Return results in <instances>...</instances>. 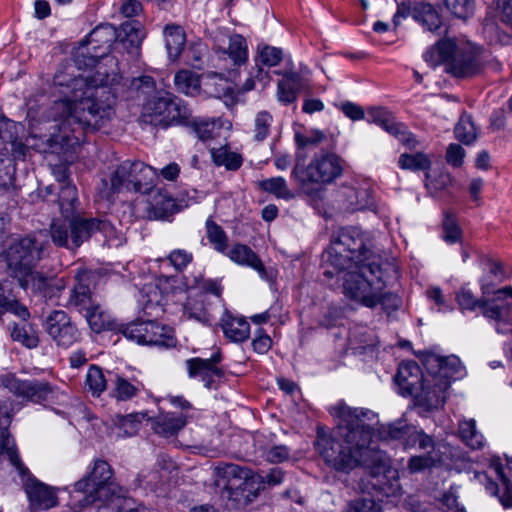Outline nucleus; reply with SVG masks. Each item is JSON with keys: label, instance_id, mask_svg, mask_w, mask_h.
<instances>
[{"label": "nucleus", "instance_id": "9", "mask_svg": "<svg viewBox=\"0 0 512 512\" xmlns=\"http://www.w3.org/2000/svg\"><path fill=\"white\" fill-rule=\"evenodd\" d=\"M118 485L113 482V471L107 461L94 460L86 476L74 484L71 495L74 510L81 509L96 501L107 500L108 495L117 490Z\"/></svg>", "mask_w": 512, "mask_h": 512}, {"label": "nucleus", "instance_id": "45", "mask_svg": "<svg viewBox=\"0 0 512 512\" xmlns=\"http://www.w3.org/2000/svg\"><path fill=\"white\" fill-rule=\"evenodd\" d=\"M206 236L210 245L219 253H224L228 247V237L221 226L211 217L206 220Z\"/></svg>", "mask_w": 512, "mask_h": 512}, {"label": "nucleus", "instance_id": "5", "mask_svg": "<svg viewBox=\"0 0 512 512\" xmlns=\"http://www.w3.org/2000/svg\"><path fill=\"white\" fill-rule=\"evenodd\" d=\"M431 66L446 65V71L455 77H470L477 73L479 64L473 45L464 38L445 37L423 55Z\"/></svg>", "mask_w": 512, "mask_h": 512}, {"label": "nucleus", "instance_id": "51", "mask_svg": "<svg viewBox=\"0 0 512 512\" xmlns=\"http://www.w3.org/2000/svg\"><path fill=\"white\" fill-rule=\"evenodd\" d=\"M11 337L30 349L35 348L39 342L36 331L27 323L14 325L11 329Z\"/></svg>", "mask_w": 512, "mask_h": 512}, {"label": "nucleus", "instance_id": "52", "mask_svg": "<svg viewBox=\"0 0 512 512\" xmlns=\"http://www.w3.org/2000/svg\"><path fill=\"white\" fill-rule=\"evenodd\" d=\"M218 470L223 475V478L227 479V484H224V486L230 489L240 487L241 484H237L236 482L247 480L250 475L247 469H243L235 464H225L219 467Z\"/></svg>", "mask_w": 512, "mask_h": 512}, {"label": "nucleus", "instance_id": "53", "mask_svg": "<svg viewBox=\"0 0 512 512\" xmlns=\"http://www.w3.org/2000/svg\"><path fill=\"white\" fill-rule=\"evenodd\" d=\"M269 83L270 75L268 70H265L262 66L255 63V66L249 72V77L246 79L242 86V91H251L257 88V84H259L262 88H265Z\"/></svg>", "mask_w": 512, "mask_h": 512}, {"label": "nucleus", "instance_id": "38", "mask_svg": "<svg viewBox=\"0 0 512 512\" xmlns=\"http://www.w3.org/2000/svg\"><path fill=\"white\" fill-rule=\"evenodd\" d=\"M259 187L264 192L272 194L278 199L288 201L296 197V193L289 188L287 181L280 176L271 177L260 181Z\"/></svg>", "mask_w": 512, "mask_h": 512}, {"label": "nucleus", "instance_id": "29", "mask_svg": "<svg viewBox=\"0 0 512 512\" xmlns=\"http://www.w3.org/2000/svg\"><path fill=\"white\" fill-rule=\"evenodd\" d=\"M224 335L233 342H243L250 334V325L243 317L225 313L221 319Z\"/></svg>", "mask_w": 512, "mask_h": 512}, {"label": "nucleus", "instance_id": "49", "mask_svg": "<svg viewBox=\"0 0 512 512\" xmlns=\"http://www.w3.org/2000/svg\"><path fill=\"white\" fill-rule=\"evenodd\" d=\"M106 386L107 382L102 369L98 366H91L86 373L85 387L93 396H99Z\"/></svg>", "mask_w": 512, "mask_h": 512}, {"label": "nucleus", "instance_id": "17", "mask_svg": "<svg viewBox=\"0 0 512 512\" xmlns=\"http://www.w3.org/2000/svg\"><path fill=\"white\" fill-rule=\"evenodd\" d=\"M0 385L15 396L36 403L46 400L51 393V388L46 382L20 380L10 374L0 377Z\"/></svg>", "mask_w": 512, "mask_h": 512}, {"label": "nucleus", "instance_id": "28", "mask_svg": "<svg viewBox=\"0 0 512 512\" xmlns=\"http://www.w3.org/2000/svg\"><path fill=\"white\" fill-rule=\"evenodd\" d=\"M206 295L190 294L188 301L185 305V314L190 319H194L203 325H211L214 320L210 304L205 306Z\"/></svg>", "mask_w": 512, "mask_h": 512}, {"label": "nucleus", "instance_id": "19", "mask_svg": "<svg viewBox=\"0 0 512 512\" xmlns=\"http://www.w3.org/2000/svg\"><path fill=\"white\" fill-rule=\"evenodd\" d=\"M338 202L348 212L372 209L375 206L372 192L367 187H342L338 192Z\"/></svg>", "mask_w": 512, "mask_h": 512}, {"label": "nucleus", "instance_id": "54", "mask_svg": "<svg viewBox=\"0 0 512 512\" xmlns=\"http://www.w3.org/2000/svg\"><path fill=\"white\" fill-rule=\"evenodd\" d=\"M141 386L142 385L139 382L133 384L127 379L117 376L115 380L114 395L118 400L126 401L136 396Z\"/></svg>", "mask_w": 512, "mask_h": 512}, {"label": "nucleus", "instance_id": "10", "mask_svg": "<svg viewBox=\"0 0 512 512\" xmlns=\"http://www.w3.org/2000/svg\"><path fill=\"white\" fill-rule=\"evenodd\" d=\"M342 171L343 167L338 156L323 153L315 155L307 166L296 165L292 170V177L305 194L314 197L319 192L314 185L329 184L341 176Z\"/></svg>", "mask_w": 512, "mask_h": 512}, {"label": "nucleus", "instance_id": "8", "mask_svg": "<svg viewBox=\"0 0 512 512\" xmlns=\"http://www.w3.org/2000/svg\"><path fill=\"white\" fill-rule=\"evenodd\" d=\"M371 242L365 233L357 227L344 228L332 240L323 255L326 264L333 268H343L353 262H369L378 258L370 252Z\"/></svg>", "mask_w": 512, "mask_h": 512}, {"label": "nucleus", "instance_id": "18", "mask_svg": "<svg viewBox=\"0 0 512 512\" xmlns=\"http://www.w3.org/2000/svg\"><path fill=\"white\" fill-rule=\"evenodd\" d=\"M424 365L428 372L436 373L441 379L452 381L461 379L465 376V368L457 356L451 355L441 357L430 353L424 359Z\"/></svg>", "mask_w": 512, "mask_h": 512}, {"label": "nucleus", "instance_id": "36", "mask_svg": "<svg viewBox=\"0 0 512 512\" xmlns=\"http://www.w3.org/2000/svg\"><path fill=\"white\" fill-rule=\"evenodd\" d=\"M107 512H139L132 498L126 497L123 490L118 486L116 491L108 495L107 500L100 501Z\"/></svg>", "mask_w": 512, "mask_h": 512}, {"label": "nucleus", "instance_id": "3", "mask_svg": "<svg viewBox=\"0 0 512 512\" xmlns=\"http://www.w3.org/2000/svg\"><path fill=\"white\" fill-rule=\"evenodd\" d=\"M58 205L64 219L54 220L50 227L53 243L60 247L76 249L93 234L99 233L109 247L123 244L124 236L105 218L84 219L73 216L77 202V190L71 183L60 186Z\"/></svg>", "mask_w": 512, "mask_h": 512}, {"label": "nucleus", "instance_id": "34", "mask_svg": "<svg viewBox=\"0 0 512 512\" xmlns=\"http://www.w3.org/2000/svg\"><path fill=\"white\" fill-rule=\"evenodd\" d=\"M164 38L169 58L173 61L178 59L185 45L183 29L177 25H167L164 28Z\"/></svg>", "mask_w": 512, "mask_h": 512}, {"label": "nucleus", "instance_id": "22", "mask_svg": "<svg viewBox=\"0 0 512 512\" xmlns=\"http://www.w3.org/2000/svg\"><path fill=\"white\" fill-rule=\"evenodd\" d=\"M425 375L415 361H403L398 367L395 383L399 393L403 396H412L419 388Z\"/></svg>", "mask_w": 512, "mask_h": 512}, {"label": "nucleus", "instance_id": "61", "mask_svg": "<svg viewBox=\"0 0 512 512\" xmlns=\"http://www.w3.org/2000/svg\"><path fill=\"white\" fill-rule=\"evenodd\" d=\"M324 138L325 135L318 130H312L305 134L299 132L295 134V142L300 148L317 145L322 142Z\"/></svg>", "mask_w": 512, "mask_h": 512}, {"label": "nucleus", "instance_id": "48", "mask_svg": "<svg viewBox=\"0 0 512 512\" xmlns=\"http://www.w3.org/2000/svg\"><path fill=\"white\" fill-rule=\"evenodd\" d=\"M490 468L494 471L497 478L501 481L503 486V494L499 496V501L503 505L504 508L512 507V495L509 487V479L504 474V466L501 463V459L499 457H493L490 461Z\"/></svg>", "mask_w": 512, "mask_h": 512}, {"label": "nucleus", "instance_id": "16", "mask_svg": "<svg viewBox=\"0 0 512 512\" xmlns=\"http://www.w3.org/2000/svg\"><path fill=\"white\" fill-rule=\"evenodd\" d=\"M45 328L59 346L69 347L77 342L80 337V333L71 322L70 317L61 310L52 312L46 318Z\"/></svg>", "mask_w": 512, "mask_h": 512}, {"label": "nucleus", "instance_id": "57", "mask_svg": "<svg viewBox=\"0 0 512 512\" xmlns=\"http://www.w3.org/2000/svg\"><path fill=\"white\" fill-rule=\"evenodd\" d=\"M446 7L458 18L466 19L473 13L472 0H445Z\"/></svg>", "mask_w": 512, "mask_h": 512}, {"label": "nucleus", "instance_id": "7", "mask_svg": "<svg viewBox=\"0 0 512 512\" xmlns=\"http://www.w3.org/2000/svg\"><path fill=\"white\" fill-rule=\"evenodd\" d=\"M41 255L42 248L30 237L22 238L9 246L6 254L7 265L22 288L33 291L44 288L46 278L33 270Z\"/></svg>", "mask_w": 512, "mask_h": 512}, {"label": "nucleus", "instance_id": "56", "mask_svg": "<svg viewBox=\"0 0 512 512\" xmlns=\"http://www.w3.org/2000/svg\"><path fill=\"white\" fill-rule=\"evenodd\" d=\"M444 240L449 244L457 243L461 240L462 232L452 214L447 213L443 222Z\"/></svg>", "mask_w": 512, "mask_h": 512}, {"label": "nucleus", "instance_id": "31", "mask_svg": "<svg viewBox=\"0 0 512 512\" xmlns=\"http://www.w3.org/2000/svg\"><path fill=\"white\" fill-rule=\"evenodd\" d=\"M178 277L177 276H161L156 286L148 285L144 288V292L147 294H150L153 292L154 296L153 298H149L144 303L143 310L147 314H151L149 310L151 309H158V304L160 302V298L158 297V293L156 291V288H158L161 293L169 294V293H175L178 287Z\"/></svg>", "mask_w": 512, "mask_h": 512}, {"label": "nucleus", "instance_id": "55", "mask_svg": "<svg viewBox=\"0 0 512 512\" xmlns=\"http://www.w3.org/2000/svg\"><path fill=\"white\" fill-rule=\"evenodd\" d=\"M273 122L272 115L267 111H260L254 120V137L258 141L266 139L270 133Z\"/></svg>", "mask_w": 512, "mask_h": 512}, {"label": "nucleus", "instance_id": "60", "mask_svg": "<svg viewBox=\"0 0 512 512\" xmlns=\"http://www.w3.org/2000/svg\"><path fill=\"white\" fill-rule=\"evenodd\" d=\"M426 296L429 300L433 301L437 306L438 312L452 311V306L446 301L442 290L438 286H431L426 290Z\"/></svg>", "mask_w": 512, "mask_h": 512}, {"label": "nucleus", "instance_id": "62", "mask_svg": "<svg viewBox=\"0 0 512 512\" xmlns=\"http://www.w3.org/2000/svg\"><path fill=\"white\" fill-rule=\"evenodd\" d=\"M192 258V254L186 250L176 249L169 254L168 261L176 270L181 271L192 261Z\"/></svg>", "mask_w": 512, "mask_h": 512}, {"label": "nucleus", "instance_id": "24", "mask_svg": "<svg viewBox=\"0 0 512 512\" xmlns=\"http://www.w3.org/2000/svg\"><path fill=\"white\" fill-rule=\"evenodd\" d=\"M25 492L32 511L49 509L57 504L55 491L36 479L29 478L27 480Z\"/></svg>", "mask_w": 512, "mask_h": 512}, {"label": "nucleus", "instance_id": "25", "mask_svg": "<svg viewBox=\"0 0 512 512\" xmlns=\"http://www.w3.org/2000/svg\"><path fill=\"white\" fill-rule=\"evenodd\" d=\"M366 119L369 123L380 126L388 133L400 138L403 142H408L409 137L406 133V127L395 121L394 116L384 108H370L367 111Z\"/></svg>", "mask_w": 512, "mask_h": 512}, {"label": "nucleus", "instance_id": "44", "mask_svg": "<svg viewBox=\"0 0 512 512\" xmlns=\"http://www.w3.org/2000/svg\"><path fill=\"white\" fill-rule=\"evenodd\" d=\"M150 191L153 198L152 208L157 218L166 219L175 213L176 204L171 197L166 194H162L158 189L150 188Z\"/></svg>", "mask_w": 512, "mask_h": 512}, {"label": "nucleus", "instance_id": "64", "mask_svg": "<svg viewBox=\"0 0 512 512\" xmlns=\"http://www.w3.org/2000/svg\"><path fill=\"white\" fill-rule=\"evenodd\" d=\"M345 512H382L381 507L371 499H359L349 503Z\"/></svg>", "mask_w": 512, "mask_h": 512}, {"label": "nucleus", "instance_id": "30", "mask_svg": "<svg viewBox=\"0 0 512 512\" xmlns=\"http://www.w3.org/2000/svg\"><path fill=\"white\" fill-rule=\"evenodd\" d=\"M12 290V281H0V310L3 313L12 312L21 319L26 320L29 317V312L26 307L18 303Z\"/></svg>", "mask_w": 512, "mask_h": 512}, {"label": "nucleus", "instance_id": "21", "mask_svg": "<svg viewBox=\"0 0 512 512\" xmlns=\"http://www.w3.org/2000/svg\"><path fill=\"white\" fill-rule=\"evenodd\" d=\"M215 49L221 56L227 55L234 65L245 63L248 57L246 40L239 34L220 33L215 37Z\"/></svg>", "mask_w": 512, "mask_h": 512}, {"label": "nucleus", "instance_id": "4", "mask_svg": "<svg viewBox=\"0 0 512 512\" xmlns=\"http://www.w3.org/2000/svg\"><path fill=\"white\" fill-rule=\"evenodd\" d=\"M342 273V288L344 295L350 300L365 307L373 308L383 303L386 297L393 295L384 293V268L379 258L369 262H353L343 268H334Z\"/></svg>", "mask_w": 512, "mask_h": 512}, {"label": "nucleus", "instance_id": "40", "mask_svg": "<svg viewBox=\"0 0 512 512\" xmlns=\"http://www.w3.org/2000/svg\"><path fill=\"white\" fill-rule=\"evenodd\" d=\"M210 153L213 162L217 166H224L228 170L239 169L243 162L242 156L237 152L231 151L227 145L212 148Z\"/></svg>", "mask_w": 512, "mask_h": 512}, {"label": "nucleus", "instance_id": "14", "mask_svg": "<svg viewBox=\"0 0 512 512\" xmlns=\"http://www.w3.org/2000/svg\"><path fill=\"white\" fill-rule=\"evenodd\" d=\"M70 303L86 311L85 318L90 328L96 333L105 330L119 331V326L122 325V323H118L110 313L104 310L99 304L92 302L89 288L82 282H78V284L74 286Z\"/></svg>", "mask_w": 512, "mask_h": 512}, {"label": "nucleus", "instance_id": "43", "mask_svg": "<svg viewBox=\"0 0 512 512\" xmlns=\"http://www.w3.org/2000/svg\"><path fill=\"white\" fill-rule=\"evenodd\" d=\"M413 426H409L405 421L398 420L394 423L389 424L383 433V438L385 440H398L401 441L405 448H408L412 445L411 442V434Z\"/></svg>", "mask_w": 512, "mask_h": 512}, {"label": "nucleus", "instance_id": "12", "mask_svg": "<svg viewBox=\"0 0 512 512\" xmlns=\"http://www.w3.org/2000/svg\"><path fill=\"white\" fill-rule=\"evenodd\" d=\"M156 170L141 161L126 160L122 162L111 176V189L114 192L122 190L146 193L150 190Z\"/></svg>", "mask_w": 512, "mask_h": 512}, {"label": "nucleus", "instance_id": "15", "mask_svg": "<svg viewBox=\"0 0 512 512\" xmlns=\"http://www.w3.org/2000/svg\"><path fill=\"white\" fill-rule=\"evenodd\" d=\"M449 387L450 381L427 371L422 383L412 396L417 404L426 410L438 409L444 405Z\"/></svg>", "mask_w": 512, "mask_h": 512}, {"label": "nucleus", "instance_id": "2", "mask_svg": "<svg viewBox=\"0 0 512 512\" xmlns=\"http://www.w3.org/2000/svg\"><path fill=\"white\" fill-rule=\"evenodd\" d=\"M329 411L338 419V425L329 433L320 429L315 442L325 464L336 472L348 474L358 467L381 462L384 475L377 480V485L387 496L400 494L397 471L386 468L381 452L371 446L372 425L377 422V415L369 409L352 408L342 402Z\"/></svg>", "mask_w": 512, "mask_h": 512}, {"label": "nucleus", "instance_id": "11", "mask_svg": "<svg viewBox=\"0 0 512 512\" xmlns=\"http://www.w3.org/2000/svg\"><path fill=\"white\" fill-rule=\"evenodd\" d=\"M190 117L191 111L184 101L169 92L148 99L141 111L142 122L164 128L186 124Z\"/></svg>", "mask_w": 512, "mask_h": 512}, {"label": "nucleus", "instance_id": "26", "mask_svg": "<svg viewBox=\"0 0 512 512\" xmlns=\"http://www.w3.org/2000/svg\"><path fill=\"white\" fill-rule=\"evenodd\" d=\"M223 254L237 265L254 269L260 277L264 278L266 276V269L262 261L248 246L235 244L231 248L227 247Z\"/></svg>", "mask_w": 512, "mask_h": 512}, {"label": "nucleus", "instance_id": "47", "mask_svg": "<svg viewBox=\"0 0 512 512\" xmlns=\"http://www.w3.org/2000/svg\"><path fill=\"white\" fill-rule=\"evenodd\" d=\"M398 164L402 169L427 171L431 167V160L428 155L421 152L414 154L404 153L400 155Z\"/></svg>", "mask_w": 512, "mask_h": 512}, {"label": "nucleus", "instance_id": "6", "mask_svg": "<svg viewBox=\"0 0 512 512\" xmlns=\"http://www.w3.org/2000/svg\"><path fill=\"white\" fill-rule=\"evenodd\" d=\"M487 269L488 275L484 277L482 282L483 294L493 293L494 296L491 300L483 302V314L494 321L495 329L499 334H508L512 331V288L506 286L494 291V286L501 283L504 278L502 267L498 263L491 262L487 264Z\"/></svg>", "mask_w": 512, "mask_h": 512}, {"label": "nucleus", "instance_id": "35", "mask_svg": "<svg viewBox=\"0 0 512 512\" xmlns=\"http://www.w3.org/2000/svg\"><path fill=\"white\" fill-rule=\"evenodd\" d=\"M413 17L425 29L435 32L441 27V18L429 3H419L413 9Z\"/></svg>", "mask_w": 512, "mask_h": 512}, {"label": "nucleus", "instance_id": "32", "mask_svg": "<svg viewBox=\"0 0 512 512\" xmlns=\"http://www.w3.org/2000/svg\"><path fill=\"white\" fill-rule=\"evenodd\" d=\"M145 37L143 26L138 21H127L117 32V39L129 49L130 52L137 51Z\"/></svg>", "mask_w": 512, "mask_h": 512}, {"label": "nucleus", "instance_id": "42", "mask_svg": "<svg viewBox=\"0 0 512 512\" xmlns=\"http://www.w3.org/2000/svg\"><path fill=\"white\" fill-rule=\"evenodd\" d=\"M3 451H6L9 461L21 476H24L28 473L27 468L24 466L17 453L15 442L11 438L7 429H1L0 431V454Z\"/></svg>", "mask_w": 512, "mask_h": 512}, {"label": "nucleus", "instance_id": "39", "mask_svg": "<svg viewBox=\"0 0 512 512\" xmlns=\"http://www.w3.org/2000/svg\"><path fill=\"white\" fill-rule=\"evenodd\" d=\"M146 414H129L126 416H116L113 420V430L118 437H131L135 435L141 425V419Z\"/></svg>", "mask_w": 512, "mask_h": 512}, {"label": "nucleus", "instance_id": "1", "mask_svg": "<svg viewBox=\"0 0 512 512\" xmlns=\"http://www.w3.org/2000/svg\"><path fill=\"white\" fill-rule=\"evenodd\" d=\"M116 39L117 30L113 25L97 26L88 36V44L93 45L94 51L102 49L99 55L90 58L95 71L75 76L69 83L63 73L55 75V84L71 88L72 95L54 103V115L63 122L60 133L52 135L48 143L51 153L60 154L66 163L73 161L82 139L81 131L73 129L70 135L68 127L77 124L79 127L99 128L115 116L116 97L112 86L118 83L119 75L115 59L105 54Z\"/></svg>", "mask_w": 512, "mask_h": 512}, {"label": "nucleus", "instance_id": "20", "mask_svg": "<svg viewBox=\"0 0 512 512\" xmlns=\"http://www.w3.org/2000/svg\"><path fill=\"white\" fill-rule=\"evenodd\" d=\"M221 360L219 353L209 359L192 358L186 361L188 375L190 378H198L206 388H210L215 378L223 375L222 370L217 366Z\"/></svg>", "mask_w": 512, "mask_h": 512}, {"label": "nucleus", "instance_id": "41", "mask_svg": "<svg viewBox=\"0 0 512 512\" xmlns=\"http://www.w3.org/2000/svg\"><path fill=\"white\" fill-rule=\"evenodd\" d=\"M459 435L463 442L472 449H480L485 444L484 436L477 430L474 419L459 422Z\"/></svg>", "mask_w": 512, "mask_h": 512}, {"label": "nucleus", "instance_id": "33", "mask_svg": "<svg viewBox=\"0 0 512 512\" xmlns=\"http://www.w3.org/2000/svg\"><path fill=\"white\" fill-rule=\"evenodd\" d=\"M445 451H441L440 447H434L429 450L426 455L412 456L407 464V470L410 474L422 473L441 463L444 458Z\"/></svg>", "mask_w": 512, "mask_h": 512}, {"label": "nucleus", "instance_id": "37", "mask_svg": "<svg viewBox=\"0 0 512 512\" xmlns=\"http://www.w3.org/2000/svg\"><path fill=\"white\" fill-rule=\"evenodd\" d=\"M174 85L178 92L187 96H196L201 91L200 76L190 70L177 72L174 77Z\"/></svg>", "mask_w": 512, "mask_h": 512}, {"label": "nucleus", "instance_id": "46", "mask_svg": "<svg viewBox=\"0 0 512 512\" xmlns=\"http://www.w3.org/2000/svg\"><path fill=\"white\" fill-rule=\"evenodd\" d=\"M283 59V51L280 48L260 44L257 47V55L255 57V63L260 66L274 67L278 65Z\"/></svg>", "mask_w": 512, "mask_h": 512}, {"label": "nucleus", "instance_id": "50", "mask_svg": "<svg viewBox=\"0 0 512 512\" xmlns=\"http://www.w3.org/2000/svg\"><path fill=\"white\" fill-rule=\"evenodd\" d=\"M456 138L464 144H471L477 138V129L470 115L464 114L455 126Z\"/></svg>", "mask_w": 512, "mask_h": 512}, {"label": "nucleus", "instance_id": "63", "mask_svg": "<svg viewBox=\"0 0 512 512\" xmlns=\"http://www.w3.org/2000/svg\"><path fill=\"white\" fill-rule=\"evenodd\" d=\"M252 347L258 354L267 353L272 347V339L263 329H257L255 331V337L252 341Z\"/></svg>", "mask_w": 512, "mask_h": 512}, {"label": "nucleus", "instance_id": "27", "mask_svg": "<svg viewBox=\"0 0 512 512\" xmlns=\"http://www.w3.org/2000/svg\"><path fill=\"white\" fill-rule=\"evenodd\" d=\"M192 418V414H176L174 412H161L153 420V429L164 437H170L182 430Z\"/></svg>", "mask_w": 512, "mask_h": 512}, {"label": "nucleus", "instance_id": "23", "mask_svg": "<svg viewBox=\"0 0 512 512\" xmlns=\"http://www.w3.org/2000/svg\"><path fill=\"white\" fill-rule=\"evenodd\" d=\"M282 79L277 84V99L284 105L296 101L299 93L307 88L305 75L300 76L294 71L277 72Z\"/></svg>", "mask_w": 512, "mask_h": 512}, {"label": "nucleus", "instance_id": "59", "mask_svg": "<svg viewBox=\"0 0 512 512\" xmlns=\"http://www.w3.org/2000/svg\"><path fill=\"white\" fill-rule=\"evenodd\" d=\"M284 471L280 468L271 469L266 475L255 474L251 476L253 482L268 486L280 485L284 480Z\"/></svg>", "mask_w": 512, "mask_h": 512}, {"label": "nucleus", "instance_id": "58", "mask_svg": "<svg viewBox=\"0 0 512 512\" xmlns=\"http://www.w3.org/2000/svg\"><path fill=\"white\" fill-rule=\"evenodd\" d=\"M191 124L193 127L194 132L201 140H207L213 137L214 129H215V122L210 121L207 119H198V120H191L188 119V123L185 125Z\"/></svg>", "mask_w": 512, "mask_h": 512}, {"label": "nucleus", "instance_id": "13", "mask_svg": "<svg viewBox=\"0 0 512 512\" xmlns=\"http://www.w3.org/2000/svg\"><path fill=\"white\" fill-rule=\"evenodd\" d=\"M119 332L128 340L140 345L174 346V331L171 327L152 320H136L119 326Z\"/></svg>", "mask_w": 512, "mask_h": 512}]
</instances>
